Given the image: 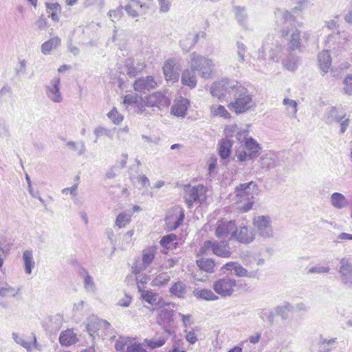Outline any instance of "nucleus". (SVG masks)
<instances>
[{"label":"nucleus","mask_w":352,"mask_h":352,"mask_svg":"<svg viewBox=\"0 0 352 352\" xmlns=\"http://www.w3.org/2000/svg\"><path fill=\"white\" fill-rule=\"evenodd\" d=\"M214 241H206L200 247L198 255H208L213 253Z\"/></svg>","instance_id":"50"},{"label":"nucleus","mask_w":352,"mask_h":352,"mask_svg":"<svg viewBox=\"0 0 352 352\" xmlns=\"http://www.w3.org/2000/svg\"><path fill=\"white\" fill-rule=\"evenodd\" d=\"M148 8V3H143L138 0H129L128 3L124 6L127 14L132 18L145 14Z\"/></svg>","instance_id":"14"},{"label":"nucleus","mask_w":352,"mask_h":352,"mask_svg":"<svg viewBox=\"0 0 352 352\" xmlns=\"http://www.w3.org/2000/svg\"><path fill=\"white\" fill-rule=\"evenodd\" d=\"M278 163V158L276 153L269 152L263 155L260 158V166L262 168L272 169L275 168Z\"/></svg>","instance_id":"25"},{"label":"nucleus","mask_w":352,"mask_h":352,"mask_svg":"<svg viewBox=\"0 0 352 352\" xmlns=\"http://www.w3.org/2000/svg\"><path fill=\"white\" fill-rule=\"evenodd\" d=\"M146 64L141 60H136L134 58H127L124 62L126 74L129 77L133 78L141 72L145 67Z\"/></svg>","instance_id":"18"},{"label":"nucleus","mask_w":352,"mask_h":352,"mask_svg":"<svg viewBox=\"0 0 352 352\" xmlns=\"http://www.w3.org/2000/svg\"><path fill=\"white\" fill-rule=\"evenodd\" d=\"M80 275L83 278L84 287L86 292L90 294H95L96 286L92 276L84 268L80 270Z\"/></svg>","instance_id":"29"},{"label":"nucleus","mask_w":352,"mask_h":352,"mask_svg":"<svg viewBox=\"0 0 352 352\" xmlns=\"http://www.w3.org/2000/svg\"><path fill=\"white\" fill-rule=\"evenodd\" d=\"M189 100L183 97H179L174 101L170 112L177 117L184 118L189 106Z\"/></svg>","instance_id":"19"},{"label":"nucleus","mask_w":352,"mask_h":352,"mask_svg":"<svg viewBox=\"0 0 352 352\" xmlns=\"http://www.w3.org/2000/svg\"><path fill=\"white\" fill-rule=\"evenodd\" d=\"M212 230L219 239H232L234 232L236 231V225L234 221L221 219L216 222Z\"/></svg>","instance_id":"5"},{"label":"nucleus","mask_w":352,"mask_h":352,"mask_svg":"<svg viewBox=\"0 0 352 352\" xmlns=\"http://www.w3.org/2000/svg\"><path fill=\"white\" fill-rule=\"evenodd\" d=\"M343 93L347 96L352 95V74H348L343 80Z\"/></svg>","instance_id":"55"},{"label":"nucleus","mask_w":352,"mask_h":352,"mask_svg":"<svg viewBox=\"0 0 352 352\" xmlns=\"http://www.w3.org/2000/svg\"><path fill=\"white\" fill-rule=\"evenodd\" d=\"M168 339V336L164 335L162 336H160L157 339H144V344H145L146 346H148L149 348L154 349L160 346H162L166 342Z\"/></svg>","instance_id":"43"},{"label":"nucleus","mask_w":352,"mask_h":352,"mask_svg":"<svg viewBox=\"0 0 352 352\" xmlns=\"http://www.w3.org/2000/svg\"><path fill=\"white\" fill-rule=\"evenodd\" d=\"M60 45V39L58 37L50 38L41 45V52L44 55H48L53 50Z\"/></svg>","instance_id":"33"},{"label":"nucleus","mask_w":352,"mask_h":352,"mask_svg":"<svg viewBox=\"0 0 352 352\" xmlns=\"http://www.w3.org/2000/svg\"><path fill=\"white\" fill-rule=\"evenodd\" d=\"M274 14L276 23L283 25L281 36L286 37L292 32L289 39V48L292 50H299L301 47L300 32L298 29L293 30L296 22V18L291 12L281 8H276Z\"/></svg>","instance_id":"1"},{"label":"nucleus","mask_w":352,"mask_h":352,"mask_svg":"<svg viewBox=\"0 0 352 352\" xmlns=\"http://www.w3.org/2000/svg\"><path fill=\"white\" fill-rule=\"evenodd\" d=\"M337 343V338L324 339L320 340V352H329L335 348L333 345Z\"/></svg>","instance_id":"41"},{"label":"nucleus","mask_w":352,"mask_h":352,"mask_svg":"<svg viewBox=\"0 0 352 352\" xmlns=\"http://www.w3.org/2000/svg\"><path fill=\"white\" fill-rule=\"evenodd\" d=\"M258 235L264 239H271L274 236V230L272 226V219L269 216H258L253 220Z\"/></svg>","instance_id":"8"},{"label":"nucleus","mask_w":352,"mask_h":352,"mask_svg":"<svg viewBox=\"0 0 352 352\" xmlns=\"http://www.w3.org/2000/svg\"><path fill=\"white\" fill-rule=\"evenodd\" d=\"M236 47L238 60L241 63H243L245 61V54L246 52V47L243 43L240 41L236 42Z\"/></svg>","instance_id":"59"},{"label":"nucleus","mask_w":352,"mask_h":352,"mask_svg":"<svg viewBox=\"0 0 352 352\" xmlns=\"http://www.w3.org/2000/svg\"><path fill=\"white\" fill-rule=\"evenodd\" d=\"M273 44L274 48L271 47V51H272V57L274 61L277 62L282 56L283 46L278 41H275Z\"/></svg>","instance_id":"51"},{"label":"nucleus","mask_w":352,"mask_h":352,"mask_svg":"<svg viewBox=\"0 0 352 352\" xmlns=\"http://www.w3.org/2000/svg\"><path fill=\"white\" fill-rule=\"evenodd\" d=\"M97 320H100V318L93 316L89 318V321L87 325V331L89 333V336L93 338H96V336H98L97 333L98 331L100 330V327L98 324H96L98 322Z\"/></svg>","instance_id":"42"},{"label":"nucleus","mask_w":352,"mask_h":352,"mask_svg":"<svg viewBox=\"0 0 352 352\" xmlns=\"http://www.w3.org/2000/svg\"><path fill=\"white\" fill-rule=\"evenodd\" d=\"M184 211L182 208H173L166 218L168 229L174 230L179 228L184 221Z\"/></svg>","instance_id":"15"},{"label":"nucleus","mask_w":352,"mask_h":352,"mask_svg":"<svg viewBox=\"0 0 352 352\" xmlns=\"http://www.w3.org/2000/svg\"><path fill=\"white\" fill-rule=\"evenodd\" d=\"M22 258L25 274H31L32 270L35 266L32 251L29 250L24 251L23 252Z\"/></svg>","instance_id":"32"},{"label":"nucleus","mask_w":352,"mask_h":352,"mask_svg":"<svg viewBox=\"0 0 352 352\" xmlns=\"http://www.w3.org/2000/svg\"><path fill=\"white\" fill-rule=\"evenodd\" d=\"M318 65L321 71L327 73L331 66V57L328 50H323L318 55Z\"/></svg>","instance_id":"27"},{"label":"nucleus","mask_w":352,"mask_h":352,"mask_svg":"<svg viewBox=\"0 0 352 352\" xmlns=\"http://www.w3.org/2000/svg\"><path fill=\"white\" fill-rule=\"evenodd\" d=\"M177 240V236L175 234H167L162 238L160 240V245L166 248L170 249L172 245L177 244V243H174L175 241Z\"/></svg>","instance_id":"47"},{"label":"nucleus","mask_w":352,"mask_h":352,"mask_svg":"<svg viewBox=\"0 0 352 352\" xmlns=\"http://www.w3.org/2000/svg\"><path fill=\"white\" fill-rule=\"evenodd\" d=\"M346 116V113L342 112L337 107L329 106L325 109L322 120L326 124H331L342 121Z\"/></svg>","instance_id":"16"},{"label":"nucleus","mask_w":352,"mask_h":352,"mask_svg":"<svg viewBox=\"0 0 352 352\" xmlns=\"http://www.w3.org/2000/svg\"><path fill=\"white\" fill-rule=\"evenodd\" d=\"M330 271V267L329 266H323V265H316L314 267H310L308 270L307 273L308 274H327Z\"/></svg>","instance_id":"58"},{"label":"nucleus","mask_w":352,"mask_h":352,"mask_svg":"<svg viewBox=\"0 0 352 352\" xmlns=\"http://www.w3.org/2000/svg\"><path fill=\"white\" fill-rule=\"evenodd\" d=\"M330 202L331 206L338 210H341L349 206V203L346 198L340 192H333L331 194L330 197Z\"/></svg>","instance_id":"28"},{"label":"nucleus","mask_w":352,"mask_h":352,"mask_svg":"<svg viewBox=\"0 0 352 352\" xmlns=\"http://www.w3.org/2000/svg\"><path fill=\"white\" fill-rule=\"evenodd\" d=\"M206 188L203 185L186 186L184 199L188 207L192 208L194 203L201 204L206 199Z\"/></svg>","instance_id":"6"},{"label":"nucleus","mask_w":352,"mask_h":352,"mask_svg":"<svg viewBox=\"0 0 352 352\" xmlns=\"http://www.w3.org/2000/svg\"><path fill=\"white\" fill-rule=\"evenodd\" d=\"M123 9L124 7L118 6L114 10H111L108 12L107 15L113 22L119 21L123 16Z\"/></svg>","instance_id":"49"},{"label":"nucleus","mask_w":352,"mask_h":352,"mask_svg":"<svg viewBox=\"0 0 352 352\" xmlns=\"http://www.w3.org/2000/svg\"><path fill=\"white\" fill-rule=\"evenodd\" d=\"M123 103L128 105H133L138 103V96L136 94H127L124 96Z\"/></svg>","instance_id":"62"},{"label":"nucleus","mask_w":352,"mask_h":352,"mask_svg":"<svg viewBox=\"0 0 352 352\" xmlns=\"http://www.w3.org/2000/svg\"><path fill=\"white\" fill-rule=\"evenodd\" d=\"M232 142L228 138L223 139L219 143V153L222 159L228 157L230 153Z\"/></svg>","instance_id":"37"},{"label":"nucleus","mask_w":352,"mask_h":352,"mask_svg":"<svg viewBox=\"0 0 352 352\" xmlns=\"http://www.w3.org/2000/svg\"><path fill=\"white\" fill-rule=\"evenodd\" d=\"M107 116L113 124L117 125L120 124L123 120V116L121 115L115 107L107 113Z\"/></svg>","instance_id":"53"},{"label":"nucleus","mask_w":352,"mask_h":352,"mask_svg":"<svg viewBox=\"0 0 352 352\" xmlns=\"http://www.w3.org/2000/svg\"><path fill=\"white\" fill-rule=\"evenodd\" d=\"M232 94L233 100L230 102L228 107L235 113H243L256 106L251 93L240 82H237Z\"/></svg>","instance_id":"2"},{"label":"nucleus","mask_w":352,"mask_h":352,"mask_svg":"<svg viewBox=\"0 0 352 352\" xmlns=\"http://www.w3.org/2000/svg\"><path fill=\"white\" fill-rule=\"evenodd\" d=\"M283 104L286 105L287 109H291V113L294 117H296V114L297 112V102L289 98H285L283 101Z\"/></svg>","instance_id":"60"},{"label":"nucleus","mask_w":352,"mask_h":352,"mask_svg":"<svg viewBox=\"0 0 352 352\" xmlns=\"http://www.w3.org/2000/svg\"><path fill=\"white\" fill-rule=\"evenodd\" d=\"M176 65L175 60L173 58H170L164 64L162 67L163 73L167 81H170L173 83L179 80V73L175 71V66Z\"/></svg>","instance_id":"20"},{"label":"nucleus","mask_w":352,"mask_h":352,"mask_svg":"<svg viewBox=\"0 0 352 352\" xmlns=\"http://www.w3.org/2000/svg\"><path fill=\"white\" fill-rule=\"evenodd\" d=\"M155 255V249L153 248L144 250L142 252V265L141 270H145L153 261Z\"/></svg>","instance_id":"38"},{"label":"nucleus","mask_w":352,"mask_h":352,"mask_svg":"<svg viewBox=\"0 0 352 352\" xmlns=\"http://www.w3.org/2000/svg\"><path fill=\"white\" fill-rule=\"evenodd\" d=\"M19 292V289L15 290L14 288L12 287H5L0 288V296L1 297H6L9 294H11L12 296H15L16 294Z\"/></svg>","instance_id":"61"},{"label":"nucleus","mask_w":352,"mask_h":352,"mask_svg":"<svg viewBox=\"0 0 352 352\" xmlns=\"http://www.w3.org/2000/svg\"><path fill=\"white\" fill-rule=\"evenodd\" d=\"M186 285L182 281H177L175 283L170 287V292L171 294L179 298H184L186 294Z\"/></svg>","instance_id":"34"},{"label":"nucleus","mask_w":352,"mask_h":352,"mask_svg":"<svg viewBox=\"0 0 352 352\" xmlns=\"http://www.w3.org/2000/svg\"><path fill=\"white\" fill-rule=\"evenodd\" d=\"M141 292V297L147 302H148L151 305H154L157 302V294L151 292V291H144V290H140Z\"/></svg>","instance_id":"48"},{"label":"nucleus","mask_w":352,"mask_h":352,"mask_svg":"<svg viewBox=\"0 0 352 352\" xmlns=\"http://www.w3.org/2000/svg\"><path fill=\"white\" fill-rule=\"evenodd\" d=\"M193 295L199 299L208 301H214L219 299L218 296H217L212 290L208 289H195L193 291Z\"/></svg>","instance_id":"31"},{"label":"nucleus","mask_w":352,"mask_h":352,"mask_svg":"<svg viewBox=\"0 0 352 352\" xmlns=\"http://www.w3.org/2000/svg\"><path fill=\"white\" fill-rule=\"evenodd\" d=\"M236 281L231 278L224 277L214 281L212 285L213 290L223 298L232 295Z\"/></svg>","instance_id":"7"},{"label":"nucleus","mask_w":352,"mask_h":352,"mask_svg":"<svg viewBox=\"0 0 352 352\" xmlns=\"http://www.w3.org/2000/svg\"><path fill=\"white\" fill-rule=\"evenodd\" d=\"M245 149L248 152L250 157H256L261 149L259 144L252 138L245 142Z\"/></svg>","instance_id":"36"},{"label":"nucleus","mask_w":352,"mask_h":352,"mask_svg":"<svg viewBox=\"0 0 352 352\" xmlns=\"http://www.w3.org/2000/svg\"><path fill=\"white\" fill-rule=\"evenodd\" d=\"M59 342L63 346H71L78 341L77 334L72 329H67L60 333Z\"/></svg>","instance_id":"26"},{"label":"nucleus","mask_w":352,"mask_h":352,"mask_svg":"<svg viewBox=\"0 0 352 352\" xmlns=\"http://www.w3.org/2000/svg\"><path fill=\"white\" fill-rule=\"evenodd\" d=\"M233 235L234 240L243 244L251 243L255 239V234L252 230H250L245 225L236 226V231Z\"/></svg>","instance_id":"17"},{"label":"nucleus","mask_w":352,"mask_h":352,"mask_svg":"<svg viewBox=\"0 0 352 352\" xmlns=\"http://www.w3.org/2000/svg\"><path fill=\"white\" fill-rule=\"evenodd\" d=\"M132 214L130 211L120 213L116 219L115 226L119 228H124L131 222Z\"/></svg>","instance_id":"35"},{"label":"nucleus","mask_w":352,"mask_h":352,"mask_svg":"<svg viewBox=\"0 0 352 352\" xmlns=\"http://www.w3.org/2000/svg\"><path fill=\"white\" fill-rule=\"evenodd\" d=\"M181 82L182 85L193 89L197 86V79L195 71L190 66V69H185L182 74Z\"/></svg>","instance_id":"24"},{"label":"nucleus","mask_w":352,"mask_h":352,"mask_svg":"<svg viewBox=\"0 0 352 352\" xmlns=\"http://www.w3.org/2000/svg\"><path fill=\"white\" fill-rule=\"evenodd\" d=\"M94 135H96V140L95 142H97V140L101 137V136H107L109 138H111L113 137L112 131L107 128L102 127V126H98L94 129Z\"/></svg>","instance_id":"54"},{"label":"nucleus","mask_w":352,"mask_h":352,"mask_svg":"<svg viewBox=\"0 0 352 352\" xmlns=\"http://www.w3.org/2000/svg\"><path fill=\"white\" fill-rule=\"evenodd\" d=\"M237 197V208L246 212L252 209L254 203V195L258 193V188L256 184L253 182L241 184L235 188Z\"/></svg>","instance_id":"3"},{"label":"nucleus","mask_w":352,"mask_h":352,"mask_svg":"<svg viewBox=\"0 0 352 352\" xmlns=\"http://www.w3.org/2000/svg\"><path fill=\"white\" fill-rule=\"evenodd\" d=\"M170 279V276L167 273H162L159 274L153 280V285L162 286L167 284Z\"/></svg>","instance_id":"52"},{"label":"nucleus","mask_w":352,"mask_h":352,"mask_svg":"<svg viewBox=\"0 0 352 352\" xmlns=\"http://www.w3.org/2000/svg\"><path fill=\"white\" fill-rule=\"evenodd\" d=\"M27 61L25 59L19 60L17 67L16 68V74L18 76L26 74Z\"/></svg>","instance_id":"63"},{"label":"nucleus","mask_w":352,"mask_h":352,"mask_svg":"<svg viewBox=\"0 0 352 352\" xmlns=\"http://www.w3.org/2000/svg\"><path fill=\"white\" fill-rule=\"evenodd\" d=\"M213 254L221 258H229L232 254L229 243L226 241H214Z\"/></svg>","instance_id":"22"},{"label":"nucleus","mask_w":352,"mask_h":352,"mask_svg":"<svg viewBox=\"0 0 352 352\" xmlns=\"http://www.w3.org/2000/svg\"><path fill=\"white\" fill-rule=\"evenodd\" d=\"M340 280L346 288H352V263L348 258H342L340 261L338 270Z\"/></svg>","instance_id":"10"},{"label":"nucleus","mask_w":352,"mask_h":352,"mask_svg":"<svg viewBox=\"0 0 352 352\" xmlns=\"http://www.w3.org/2000/svg\"><path fill=\"white\" fill-rule=\"evenodd\" d=\"M199 39L198 34L188 33L179 41L180 47L185 52H188L197 43Z\"/></svg>","instance_id":"30"},{"label":"nucleus","mask_w":352,"mask_h":352,"mask_svg":"<svg viewBox=\"0 0 352 352\" xmlns=\"http://www.w3.org/2000/svg\"><path fill=\"white\" fill-rule=\"evenodd\" d=\"M190 58V66L199 73L201 78L208 79L212 77L214 72V63L212 59L196 52L191 53Z\"/></svg>","instance_id":"4"},{"label":"nucleus","mask_w":352,"mask_h":352,"mask_svg":"<svg viewBox=\"0 0 352 352\" xmlns=\"http://www.w3.org/2000/svg\"><path fill=\"white\" fill-rule=\"evenodd\" d=\"M130 337H120L115 343V349L118 352H125V348L130 345L131 341H133Z\"/></svg>","instance_id":"46"},{"label":"nucleus","mask_w":352,"mask_h":352,"mask_svg":"<svg viewBox=\"0 0 352 352\" xmlns=\"http://www.w3.org/2000/svg\"><path fill=\"white\" fill-rule=\"evenodd\" d=\"M197 264L200 270L208 273L213 272L215 265L214 261L212 258H201L197 261Z\"/></svg>","instance_id":"39"},{"label":"nucleus","mask_w":352,"mask_h":352,"mask_svg":"<svg viewBox=\"0 0 352 352\" xmlns=\"http://www.w3.org/2000/svg\"><path fill=\"white\" fill-rule=\"evenodd\" d=\"M157 83L153 77L151 76H146L145 78H140L136 80L133 84L134 89L136 91L143 92L145 90L149 91L155 87Z\"/></svg>","instance_id":"21"},{"label":"nucleus","mask_w":352,"mask_h":352,"mask_svg":"<svg viewBox=\"0 0 352 352\" xmlns=\"http://www.w3.org/2000/svg\"><path fill=\"white\" fill-rule=\"evenodd\" d=\"M33 336V341L32 342L25 341L23 337L19 336L17 333L13 332L12 333V337L14 342L25 348L27 351L31 352L33 349H36L38 350H41L40 346L37 343L36 336L32 333Z\"/></svg>","instance_id":"23"},{"label":"nucleus","mask_w":352,"mask_h":352,"mask_svg":"<svg viewBox=\"0 0 352 352\" xmlns=\"http://www.w3.org/2000/svg\"><path fill=\"white\" fill-rule=\"evenodd\" d=\"M174 311L166 309L160 310L158 317V322L161 324L167 325L173 321Z\"/></svg>","instance_id":"40"},{"label":"nucleus","mask_w":352,"mask_h":352,"mask_svg":"<svg viewBox=\"0 0 352 352\" xmlns=\"http://www.w3.org/2000/svg\"><path fill=\"white\" fill-rule=\"evenodd\" d=\"M144 103L147 107H157L161 110L170 104V100L163 93L155 91L146 97Z\"/></svg>","instance_id":"13"},{"label":"nucleus","mask_w":352,"mask_h":352,"mask_svg":"<svg viewBox=\"0 0 352 352\" xmlns=\"http://www.w3.org/2000/svg\"><path fill=\"white\" fill-rule=\"evenodd\" d=\"M283 63L284 67L289 71H294L297 67V62L294 58L291 60H284Z\"/></svg>","instance_id":"64"},{"label":"nucleus","mask_w":352,"mask_h":352,"mask_svg":"<svg viewBox=\"0 0 352 352\" xmlns=\"http://www.w3.org/2000/svg\"><path fill=\"white\" fill-rule=\"evenodd\" d=\"M238 81L223 79L212 83L210 87V94L212 96L220 99L227 93H232L234 87L237 86Z\"/></svg>","instance_id":"9"},{"label":"nucleus","mask_w":352,"mask_h":352,"mask_svg":"<svg viewBox=\"0 0 352 352\" xmlns=\"http://www.w3.org/2000/svg\"><path fill=\"white\" fill-rule=\"evenodd\" d=\"M292 310V306L289 302H285L282 305L275 307L274 314L280 316L282 319H286L288 317V313Z\"/></svg>","instance_id":"45"},{"label":"nucleus","mask_w":352,"mask_h":352,"mask_svg":"<svg viewBox=\"0 0 352 352\" xmlns=\"http://www.w3.org/2000/svg\"><path fill=\"white\" fill-rule=\"evenodd\" d=\"M60 78L54 77L45 86L47 97L55 103H60L63 101V96L60 90Z\"/></svg>","instance_id":"12"},{"label":"nucleus","mask_w":352,"mask_h":352,"mask_svg":"<svg viewBox=\"0 0 352 352\" xmlns=\"http://www.w3.org/2000/svg\"><path fill=\"white\" fill-rule=\"evenodd\" d=\"M236 19L238 23L243 27L247 25L248 14L245 8L236 6L234 8Z\"/></svg>","instance_id":"44"},{"label":"nucleus","mask_w":352,"mask_h":352,"mask_svg":"<svg viewBox=\"0 0 352 352\" xmlns=\"http://www.w3.org/2000/svg\"><path fill=\"white\" fill-rule=\"evenodd\" d=\"M223 269L227 271H233L234 275L239 277L258 278L259 275L258 269L248 271L236 262L227 263L223 265Z\"/></svg>","instance_id":"11"},{"label":"nucleus","mask_w":352,"mask_h":352,"mask_svg":"<svg viewBox=\"0 0 352 352\" xmlns=\"http://www.w3.org/2000/svg\"><path fill=\"white\" fill-rule=\"evenodd\" d=\"M125 352H148L144 348V343H137L131 341L130 345L126 348Z\"/></svg>","instance_id":"57"},{"label":"nucleus","mask_w":352,"mask_h":352,"mask_svg":"<svg viewBox=\"0 0 352 352\" xmlns=\"http://www.w3.org/2000/svg\"><path fill=\"white\" fill-rule=\"evenodd\" d=\"M211 112L214 116H219L221 117L226 118L228 113L226 108L222 105H212L210 107Z\"/></svg>","instance_id":"56"}]
</instances>
